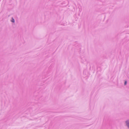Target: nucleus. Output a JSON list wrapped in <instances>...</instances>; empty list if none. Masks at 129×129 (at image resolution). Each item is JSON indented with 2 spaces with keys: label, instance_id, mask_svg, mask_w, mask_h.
Returning <instances> with one entry per match:
<instances>
[{
  "label": "nucleus",
  "instance_id": "f257e3e1",
  "mask_svg": "<svg viewBox=\"0 0 129 129\" xmlns=\"http://www.w3.org/2000/svg\"><path fill=\"white\" fill-rule=\"evenodd\" d=\"M126 123L127 125L128 126V127L129 128V121L128 120H127L126 121Z\"/></svg>",
  "mask_w": 129,
  "mask_h": 129
},
{
  "label": "nucleus",
  "instance_id": "f03ea898",
  "mask_svg": "<svg viewBox=\"0 0 129 129\" xmlns=\"http://www.w3.org/2000/svg\"><path fill=\"white\" fill-rule=\"evenodd\" d=\"M11 21L13 22H14L15 21L12 18V20Z\"/></svg>",
  "mask_w": 129,
  "mask_h": 129
},
{
  "label": "nucleus",
  "instance_id": "7ed1b4c3",
  "mask_svg": "<svg viewBox=\"0 0 129 129\" xmlns=\"http://www.w3.org/2000/svg\"><path fill=\"white\" fill-rule=\"evenodd\" d=\"M126 83H127V82H126V81H125V83H124V84L125 85H126Z\"/></svg>",
  "mask_w": 129,
  "mask_h": 129
}]
</instances>
